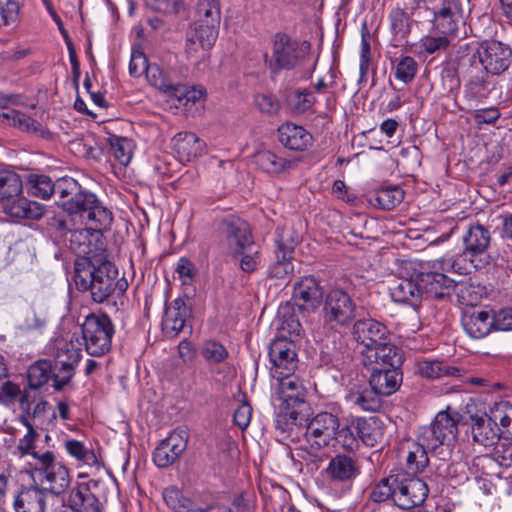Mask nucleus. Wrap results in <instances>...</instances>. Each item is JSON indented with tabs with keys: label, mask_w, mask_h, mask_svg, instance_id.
<instances>
[{
	"label": "nucleus",
	"mask_w": 512,
	"mask_h": 512,
	"mask_svg": "<svg viewBox=\"0 0 512 512\" xmlns=\"http://www.w3.org/2000/svg\"><path fill=\"white\" fill-rule=\"evenodd\" d=\"M74 281L79 290H89L92 299L102 303L112 296H121L128 288L127 280L119 275L107 254L95 260L81 259L74 263Z\"/></svg>",
	"instance_id": "nucleus-1"
},
{
	"label": "nucleus",
	"mask_w": 512,
	"mask_h": 512,
	"mask_svg": "<svg viewBox=\"0 0 512 512\" xmlns=\"http://www.w3.org/2000/svg\"><path fill=\"white\" fill-rule=\"evenodd\" d=\"M60 190L59 206L73 221L104 230L110 228L113 221L112 212L94 193L83 188L73 178H70L67 184H60Z\"/></svg>",
	"instance_id": "nucleus-2"
},
{
	"label": "nucleus",
	"mask_w": 512,
	"mask_h": 512,
	"mask_svg": "<svg viewBox=\"0 0 512 512\" xmlns=\"http://www.w3.org/2000/svg\"><path fill=\"white\" fill-rule=\"evenodd\" d=\"M292 426L305 428V438L313 454L328 446L340 426L336 414L322 411L310 418L309 410H292L281 413L276 420V428L282 432L292 430Z\"/></svg>",
	"instance_id": "nucleus-3"
},
{
	"label": "nucleus",
	"mask_w": 512,
	"mask_h": 512,
	"mask_svg": "<svg viewBox=\"0 0 512 512\" xmlns=\"http://www.w3.org/2000/svg\"><path fill=\"white\" fill-rule=\"evenodd\" d=\"M33 481L45 492L53 495L64 493L71 484L72 476L69 469L58 461L51 451H44L35 461L28 462Z\"/></svg>",
	"instance_id": "nucleus-4"
},
{
	"label": "nucleus",
	"mask_w": 512,
	"mask_h": 512,
	"mask_svg": "<svg viewBox=\"0 0 512 512\" xmlns=\"http://www.w3.org/2000/svg\"><path fill=\"white\" fill-rule=\"evenodd\" d=\"M309 50L307 42H299L285 33H276L272 42V54H264V62L272 77L282 71L295 69L305 59Z\"/></svg>",
	"instance_id": "nucleus-5"
},
{
	"label": "nucleus",
	"mask_w": 512,
	"mask_h": 512,
	"mask_svg": "<svg viewBox=\"0 0 512 512\" xmlns=\"http://www.w3.org/2000/svg\"><path fill=\"white\" fill-rule=\"evenodd\" d=\"M114 332V325L107 315H88L82 324V336L87 353L96 357L108 353Z\"/></svg>",
	"instance_id": "nucleus-6"
},
{
	"label": "nucleus",
	"mask_w": 512,
	"mask_h": 512,
	"mask_svg": "<svg viewBox=\"0 0 512 512\" xmlns=\"http://www.w3.org/2000/svg\"><path fill=\"white\" fill-rule=\"evenodd\" d=\"M220 22L195 19L186 36L185 52L193 61H199L215 44Z\"/></svg>",
	"instance_id": "nucleus-7"
},
{
	"label": "nucleus",
	"mask_w": 512,
	"mask_h": 512,
	"mask_svg": "<svg viewBox=\"0 0 512 512\" xmlns=\"http://www.w3.org/2000/svg\"><path fill=\"white\" fill-rule=\"evenodd\" d=\"M356 311V303L343 289H332L327 293L323 305L326 324L347 326L356 317Z\"/></svg>",
	"instance_id": "nucleus-8"
},
{
	"label": "nucleus",
	"mask_w": 512,
	"mask_h": 512,
	"mask_svg": "<svg viewBox=\"0 0 512 512\" xmlns=\"http://www.w3.org/2000/svg\"><path fill=\"white\" fill-rule=\"evenodd\" d=\"M458 422V413L440 411L429 426L422 428L419 440L423 441L429 449H436L455 439Z\"/></svg>",
	"instance_id": "nucleus-9"
},
{
	"label": "nucleus",
	"mask_w": 512,
	"mask_h": 512,
	"mask_svg": "<svg viewBox=\"0 0 512 512\" xmlns=\"http://www.w3.org/2000/svg\"><path fill=\"white\" fill-rule=\"evenodd\" d=\"M479 61L487 74L500 75L506 71L512 61L509 45L497 40H485L477 49Z\"/></svg>",
	"instance_id": "nucleus-10"
},
{
	"label": "nucleus",
	"mask_w": 512,
	"mask_h": 512,
	"mask_svg": "<svg viewBox=\"0 0 512 512\" xmlns=\"http://www.w3.org/2000/svg\"><path fill=\"white\" fill-rule=\"evenodd\" d=\"M220 231L230 254H244L253 245L249 224L234 215H228L221 221Z\"/></svg>",
	"instance_id": "nucleus-11"
},
{
	"label": "nucleus",
	"mask_w": 512,
	"mask_h": 512,
	"mask_svg": "<svg viewBox=\"0 0 512 512\" xmlns=\"http://www.w3.org/2000/svg\"><path fill=\"white\" fill-rule=\"evenodd\" d=\"M432 15V31L435 34L454 38L464 24V12L458 0H442L441 5L433 9Z\"/></svg>",
	"instance_id": "nucleus-12"
},
{
	"label": "nucleus",
	"mask_w": 512,
	"mask_h": 512,
	"mask_svg": "<svg viewBox=\"0 0 512 512\" xmlns=\"http://www.w3.org/2000/svg\"><path fill=\"white\" fill-rule=\"evenodd\" d=\"M270 374L272 377L295 372L298 366L296 345L286 338H278L269 346Z\"/></svg>",
	"instance_id": "nucleus-13"
},
{
	"label": "nucleus",
	"mask_w": 512,
	"mask_h": 512,
	"mask_svg": "<svg viewBox=\"0 0 512 512\" xmlns=\"http://www.w3.org/2000/svg\"><path fill=\"white\" fill-rule=\"evenodd\" d=\"M100 228L88 226L86 228L70 230L68 241L70 250L76 255V262L81 259H87L92 262L96 258L106 254V250L103 248L102 242L100 245L94 242V239L98 237L96 234Z\"/></svg>",
	"instance_id": "nucleus-14"
},
{
	"label": "nucleus",
	"mask_w": 512,
	"mask_h": 512,
	"mask_svg": "<svg viewBox=\"0 0 512 512\" xmlns=\"http://www.w3.org/2000/svg\"><path fill=\"white\" fill-rule=\"evenodd\" d=\"M272 378L276 382L274 385L278 399L287 405L286 412L301 409L310 410L305 403V387L294 372Z\"/></svg>",
	"instance_id": "nucleus-15"
},
{
	"label": "nucleus",
	"mask_w": 512,
	"mask_h": 512,
	"mask_svg": "<svg viewBox=\"0 0 512 512\" xmlns=\"http://www.w3.org/2000/svg\"><path fill=\"white\" fill-rule=\"evenodd\" d=\"M474 402L468 403L466 406L467 413L471 420V435L474 442L483 446H491L501 436L498 424H494L491 420V409L489 414L485 411H477Z\"/></svg>",
	"instance_id": "nucleus-16"
},
{
	"label": "nucleus",
	"mask_w": 512,
	"mask_h": 512,
	"mask_svg": "<svg viewBox=\"0 0 512 512\" xmlns=\"http://www.w3.org/2000/svg\"><path fill=\"white\" fill-rule=\"evenodd\" d=\"M362 363L369 368H400L403 363V351L385 340L377 346L361 350Z\"/></svg>",
	"instance_id": "nucleus-17"
},
{
	"label": "nucleus",
	"mask_w": 512,
	"mask_h": 512,
	"mask_svg": "<svg viewBox=\"0 0 512 512\" xmlns=\"http://www.w3.org/2000/svg\"><path fill=\"white\" fill-rule=\"evenodd\" d=\"M293 299L297 308L304 312L316 311L323 299V289L313 276H305L295 282Z\"/></svg>",
	"instance_id": "nucleus-18"
},
{
	"label": "nucleus",
	"mask_w": 512,
	"mask_h": 512,
	"mask_svg": "<svg viewBox=\"0 0 512 512\" xmlns=\"http://www.w3.org/2000/svg\"><path fill=\"white\" fill-rule=\"evenodd\" d=\"M428 486L422 479L413 477L400 481L395 490L394 503L405 510L421 505L428 496Z\"/></svg>",
	"instance_id": "nucleus-19"
},
{
	"label": "nucleus",
	"mask_w": 512,
	"mask_h": 512,
	"mask_svg": "<svg viewBox=\"0 0 512 512\" xmlns=\"http://www.w3.org/2000/svg\"><path fill=\"white\" fill-rule=\"evenodd\" d=\"M353 339L363 346L362 349H369L384 342L389 337L388 328L381 322L372 319H360L352 326Z\"/></svg>",
	"instance_id": "nucleus-20"
},
{
	"label": "nucleus",
	"mask_w": 512,
	"mask_h": 512,
	"mask_svg": "<svg viewBox=\"0 0 512 512\" xmlns=\"http://www.w3.org/2000/svg\"><path fill=\"white\" fill-rule=\"evenodd\" d=\"M191 308L182 298L173 300L166 306L162 318V332L167 338H175L185 328L186 321L191 317Z\"/></svg>",
	"instance_id": "nucleus-21"
},
{
	"label": "nucleus",
	"mask_w": 512,
	"mask_h": 512,
	"mask_svg": "<svg viewBox=\"0 0 512 512\" xmlns=\"http://www.w3.org/2000/svg\"><path fill=\"white\" fill-rule=\"evenodd\" d=\"M422 298L444 299L454 291L455 281L439 272L419 273Z\"/></svg>",
	"instance_id": "nucleus-22"
},
{
	"label": "nucleus",
	"mask_w": 512,
	"mask_h": 512,
	"mask_svg": "<svg viewBox=\"0 0 512 512\" xmlns=\"http://www.w3.org/2000/svg\"><path fill=\"white\" fill-rule=\"evenodd\" d=\"M13 506L16 512H45L46 492L36 483L24 487L15 495Z\"/></svg>",
	"instance_id": "nucleus-23"
},
{
	"label": "nucleus",
	"mask_w": 512,
	"mask_h": 512,
	"mask_svg": "<svg viewBox=\"0 0 512 512\" xmlns=\"http://www.w3.org/2000/svg\"><path fill=\"white\" fill-rule=\"evenodd\" d=\"M369 378L370 386L382 396H390L395 393L402 383V372L400 368H378L371 369Z\"/></svg>",
	"instance_id": "nucleus-24"
},
{
	"label": "nucleus",
	"mask_w": 512,
	"mask_h": 512,
	"mask_svg": "<svg viewBox=\"0 0 512 512\" xmlns=\"http://www.w3.org/2000/svg\"><path fill=\"white\" fill-rule=\"evenodd\" d=\"M394 302L416 305L422 299L419 275L415 278H398L389 286Z\"/></svg>",
	"instance_id": "nucleus-25"
},
{
	"label": "nucleus",
	"mask_w": 512,
	"mask_h": 512,
	"mask_svg": "<svg viewBox=\"0 0 512 512\" xmlns=\"http://www.w3.org/2000/svg\"><path fill=\"white\" fill-rule=\"evenodd\" d=\"M172 146L181 162H190L200 157L205 150V142L191 132L175 135Z\"/></svg>",
	"instance_id": "nucleus-26"
},
{
	"label": "nucleus",
	"mask_w": 512,
	"mask_h": 512,
	"mask_svg": "<svg viewBox=\"0 0 512 512\" xmlns=\"http://www.w3.org/2000/svg\"><path fill=\"white\" fill-rule=\"evenodd\" d=\"M493 323L492 314L486 310L466 311L462 316V326L465 332L474 339L487 336L494 330Z\"/></svg>",
	"instance_id": "nucleus-27"
},
{
	"label": "nucleus",
	"mask_w": 512,
	"mask_h": 512,
	"mask_svg": "<svg viewBox=\"0 0 512 512\" xmlns=\"http://www.w3.org/2000/svg\"><path fill=\"white\" fill-rule=\"evenodd\" d=\"M67 503L77 512H100L101 503L92 492L90 483H79L69 493Z\"/></svg>",
	"instance_id": "nucleus-28"
},
{
	"label": "nucleus",
	"mask_w": 512,
	"mask_h": 512,
	"mask_svg": "<svg viewBox=\"0 0 512 512\" xmlns=\"http://www.w3.org/2000/svg\"><path fill=\"white\" fill-rule=\"evenodd\" d=\"M280 143L290 150H305L312 143V135L303 127L285 123L278 128Z\"/></svg>",
	"instance_id": "nucleus-29"
},
{
	"label": "nucleus",
	"mask_w": 512,
	"mask_h": 512,
	"mask_svg": "<svg viewBox=\"0 0 512 512\" xmlns=\"http://www.w3.org/2000/svg\"><path fill=\"white\" fill-rule=\"evenodd\" d=\"M146 79L150 85L158 90L168 94L169 96L176 97L179 100L186 96V88L180 83L174 82L171 77L158 65H150Z\"/></svg>",
	"instance_id": "nucleus-30"
},
{
	"label": "nucleus",
	"mask_w": 512,
	"mask_h": 512,
	"mask_svg": "<svg viewBox=\"0 0 512 512\" xmlns=\"http://www.w3.org/2000/svg\"><path fill=\"white\" fill-rule=\"evenodd\" d=\"M491 241L489 230L483 225L477 224L470 226L462 237V242L467 253L471 256H482L487 251Z\"/></svg>",
	"instance_id": "nucleus-31"
},
{
	"label": "nucleus",
	"mask_w": 512,
	"mask_h": 512,
	"mask_svg": "<svg viewBox=\"0 0 512 512\" xmlns=\"http://www.w3.org/2000/svg\"><path fill=\"white\" fill-rule=\"evenodd\" d=\"M325 472L332 481L348 482L358 474V467L352 457L339 454L330 460Z\"/></svg>",
	"instance_id": "nucleus-32"
},
{
	"label": "nucleus",
	"mask_w": 512,
	"mask_h": 512,
	"mask_svg": "<svg viewBox=\"0 0 512 512\" xmlns=\"http://www.w3.org/2000/svg\"><path fill=\"white\" fill-rule=\"evenodd\" d=\"M163 499L174 512H207L211 509L209 505L200 506L196 504L175 486L164 489Z\"/></svg>",
	"instance_id": "nucleus-33"
},
{
	"label": "nucleus",
	"mask_w": 512,
	"mask_h": 512,
	"mask_svg": "<svg viewBox=\"0 0 512 512\" xmlns=\"http://www.w3.org/2000/svg\"><path fill=\"white\" fill-rule=\"evenodd\" d=\"M9 101L10 99L8 98L0 99V108L4 109V111L0 113L2 121L23 131L38 132L40 130L39 123L19 110L8 108L6 104Z\"/></svg>",
	"instance_id": "nucleus-34"
},
{
	"label": "nucleus",
	"mask_w": 512,
	"mask_h": 512,
	"mask_svg": "<svg viewBox=\"0 0 512 512\" xmlns=\"http://www.w3.org/2000/svg\"><path fill=\"white\" fill-rule=\"evenodd\" d=\"M417 373L422 377L436 379L441 377H459L461 369L439 360H425L417 364Z\"/></svg>",
	"instance_id": "nucleus-35"
},
{
	"label": "nucleus",
	"mask_w": 512,
	"mask_h": 512,
	"mask_svg": "<svg viewBox=\"0 0 512 512\" xmlns=\"http://www.w3.org/2000/svg\"><path fill=\"white\" fill-rule=\"evenodd\" d=\"M301 236L293 227H282L277 229L275 254L279 257H293L296 246L300 243Z\"/></svg>",
	"instance_id": "nucleus-36"
},
{
	"label": "nucleus",
	"mask_w": 512,
	"mask_h": 512,
	"mask_svg": "<svg viewBox=\"0 0 512 512\" xmlns=\"http://www.w3.org/2000/svg\"><path fill=\"white\" fill-rule=\"evenodd\" d=\"M355 430L362 442L370 447L376 446L383 439V429L376 418L358 419Z\"/></svg>",
	"instance_id": "nucleus-37"
},
{
	"label": "nucleus",
	"mask_w": 512,
	"mask_h": 512,
	"mask_svg": "<svg viewBox=\"0 0 512 512\" xmlns=\"http://www.w3.org/2000/svg\"><path fill=\"white\" fill-rule=\"evenodd\" d=\"M71 177H62L57 179L55 182L46 175L35 176L34 179L30 180L31 193L39 198L48 199L51 195H58L61 199L60 184L65 182L67 184Z\"/></svg>",
	"instance_id": "nucleus-38"
},
{
	"label": "nucleus",
	"mask_w": 512,
	"mask_h": 512,
	"mask_svg": "<svg viewBox=\"0 0 512 512\" xmlns=\"http://www.w3.org/2000/svg\"><path fill=\"white\" fill-rule=\"evenodd\" d=\"M491 420L498 424L500 434L512 439V403L508 401L497 402L491 407Z\"/></svg>",
	"instance_id": "nucleus-39"
},
{
	"label": "nucleus",
	"mask_w": 512,
	"mask_h": 512,
	"mask_svg": "<svg viewBox=\"0 0 512 512\" xmlns=\"http://www.w3.org/2000/svg\"><path fill=\"white\" fill-rule=\"evenodd\" d=\"M254 162L261 170L269 174L281 173L290 165V161L269 150L256 153Z\"/></svg>",
	"instance_id": "nucleus-40"
},
{
	"label": "nucleus",
	"mask_w": 512,
	"mask_h": 512,
	"mask_svg": "<svg viewBox=\"0 0 512 512\" xmlns=\"http://www.w3.org/2000/svg\"><path fill=\"white\" fill-rule=\"evenodd\" d=\"M423 441L412 443L406 456V466L409 472H422L429 463L428 451H431Z\"/></svg>",
	"instance_id": "nucleus-41"
},
{
	"label": "nucleus",
	"mask_w": 512,
	"mask_h": 512,
	"mask_svg": "<svg viewBox=\"0 0 512 512\" xmlns=\"http://www.w3.org/2000/svg\"><path fill=\"white\" fill-rule=\"evenodd\" d=\"M381 396L370 386V388L350 393L348 399L364 411L376 412L382 405Z\"/></svg>",
	"instance_id": "nucleus-42"
},
{
	"label": "nucleus",
	"mask_w": 512,
	"mask_h": 512,
	"mask_svg": "<svg viewBox=\"0 0 512 512\" xmlns=\"http://www.w3.org/2000/svg\"><path fill=\"white\" fill-rule=\"evenodd\" d=\"M28 384L32 389H39L52 377V364L48 360H38L28 368Z\"/></svg>",
	"instance_id": "nucleus-43"
},
{
	"label": "nucleus",
	"mask_w": 512,
	"mask_h": 512,
	"mask_svg": "<svg viewBox=\"0 0 512 512\" xmlns=\"http://www.w3.org/2000/svg\"><path fill=\"white\" fill-rule=\"evenodd\" d=\"M67 453L78 462L88 466H98L99 461L95 452L86 447L81 441L69 439L64 443Z\"/></svg>",
	"instance_id": "nucleus-44"
},
{
	"label": "nucleus",
	"mask_w": 512,
	"mask_h": 512,
	"mask_svg": "<svg viewBox=\"0 0 512 512\" xmlns=\"http://www.w3.org/2000/svg\"><path fill=\"white\" fill-rule=\"evenodd\" d=\"M485 263L482 258L471 256L465 248L461 253L449 260L452 269L461 275L470 274L472 271L482 268Z\"/></svg>",
	"instance_id": "nucleus-45"
},
{
	"label": "nucleus",
	"mask_w": 512,
	"mask_h": 512,
	"mask_svg": "<svg viewBox=\"0 0 512 512\" xmlns=\"http://www.w3.org/2000/svg\"><path fill=\"white\" fill-rule=\"evenodd\" d=\"M47 323V314L43 309L31 307L24 311L18 328L21 331H41Z\"/></svg>",
	"instance_id": "nucleus-46"
},
{
	"label": "nucleus",
	"mask_w": 512,
	"mask_h": 512,
	"mask_svg": "<svg viewBox=\"0 0 512 512\" xmlns=\"http://www.w3.org/2000/svg\"><path fill=\"white\" fill-rule=\"evenodd\" d=\"M195 19L220 22L221 10L219 0H192Z\"/></svg>",
	"instance_id": "nucleus-47"
},
{
	"label": "nucleus",
	"mask_w": 512,
	"mask_h": 512,
	"mask_svg": "<svg viewBox=\"0 0 512 512\" xmlns=\"http://www.w3.org/2000/svg\"><path fill=\"white\" fill-rule=\"evenodd\" d=\"M22 192L20 176L12 171L0 172V199L18 197Z\"/></svg>",
	"instance_id": "nucleus-48"
},
{
	"label": "nucleus",
	"mask_w": 512,
	"mask_h": 512,
	"mask_svg": "<svg viewBox=\"0 0 512 512\" xmlns=\"http://www.w3.org/2000/svg\"><path fill=\"white\" fill-rule=\"evenodd\" d=\"M404 199V191L398 186L379 189L375 194L377 205L384 210H392Z\"/></svg>",
	"instance_id": "nucleus-49"
},
{
	"label": "nucleus",
	"mask_w": 512,
	"mask_h": 512,
	"mask_svg": "<svg viewBox=\"0 0 512 512\" xmlns=\"http://www.w3.org/2000/svg\"><path fill=\"white\" fill-rule=\"evenodd\" d=\"M20 421L27 427V433L20 439L17 449L21 453V456H31V461H35V458H37V456H41L43 453L36 451L35 449L34 442L37 433L35 432L33 425L28 421L27 415H21Z\"/></svg>",
	"instance_id": "nucleus-50"
},
{
	"label": "nucleus",
	"mask_w": 512,
	"mask_h": 512,
	"mask_svg": "<svg viewBox=\"0 0 512 512\" xmlns=\"http://www.w3.org/2000/svg\"><path fill=\"white\" fill-rule=\"evenodd\" d=\"M82 357L81 349L72 341L65 342L56 356V364L62 367L75 369Z\"/></svg>",
	"instance_id": "nucleus-51"
},
{
	"label": "nucleus",
	"mask_w": 512,
	"mask_h": 512,
	"mask_svg": "<svg viewBox=\"0 0 512 512\" xmlns=\"http://www.w3.org/2000/svg\"><path fill=\"white\" fill-rule=\"evenodd\" d=\"M390 29L395 37L405 38L411 31L409 16L401 8L393 9L389 14Z\"/></svg>",
	"instance_id": "nucleus-52"
},
{
	"label": "nucleus",
	"mask_w": 512,
	"mask_h": 512,
	"mask_svg": "<svg viewBox=\"0 0 512 512\" xmlns=\"http://www.w3.org/2000/svg\"><path fill=\"white\" fill-rule=\"evenodd\" d=\"M161 442L173 452V456L178 460L187 447L188 432L185 429L178 428Z\"/></svg>",
	"instance_id": "nucleus-53"
},
{
	"label": "nucleus",
	"mask_w": 512,
	"mask_h": 512,
	"mask_svg": "<svg viewBox=\"0 0 512 512\" xmlns=\"http://www.w3.org/2000/svg\"><path fill=\"white\" fill-rule=\"evenodd\" d=\"M451 37L444 34L426 35L421 38L419 48L421 52L433 54L446 50L450 45Z\"/></svg>",
	"instance_id": "nucleus-54"
},
{
	"label": "nucleus",
	"mask_w": 512,
	"mask_h": 512,
	"mask_svg": "<svg viewBox=\"0 0 512 512\" xmlns=\"http://www.w3.org/2000/svg\"><path fill=\"white\" fill-rule=\"evenodd\" d=\"M201 354L211 364L221 363L229 355L227 349L221 343L214 340H208L203 344Z\"/></svg>",
	"instance_id": "nucleus-55"
},
{
	"label": "nucleus",
	"mask_w": 512,
	"mask_h": 512,
	"mask_svg": "<svg viewBox=\"0 0 512 512\" xmlns=\"http://www.w3.org/2000/svg\"><path fill=\"white\" fill-rule=\"evenodd\" d=\"M18 0H0V27L14 25L19 18Z\"/></svg>",
	"instance_id": "nucleus-56"
},
{
	"label": "nucleus",
	"mask_w": 512,
	"mask_h": 512,
	"mask_svg": "<svg viewBox=\"0 0 512 512\" xmlns=\"http://www.w3.org/2000/svg\"><path fill=\"white\" fill-rule=\"evenodd\" d=\"M417 69V62L410 56H404L396 65L395 77L404 83H409L414 79Z\"/></svg>",
	"instance_id": "nucleus-57"
},
{
	"label": "nucleus",
	"mask_w": 512,
	"mask_h": 512,
	"mask_svg": "<svg viewBox=\"0 0 512 512\" xmlns=\"http://www.w3.org/2000/svg\"><path fill=\"white\" fill-rule=\"evenodd\" d=\"M112 153L117 161L127 165L131 159L130 143L127 138L112 136L109 138Z\"/></svg>",
	"instance_id": "nucleus-58"
},
{
	"label": "nucleus",
	"mask_w": 512,
	"mask_h": 512,
	"mask_svg": "<svg viewBox=\"0 0 512 512\" xmlns=\"http://www.w3.org/2000/svg\"><path fill=\"white\" fill-rule=\"evenodd\" d=\"M293 257L276 256V261L270 266L269 275L276 279H286L294 273Z\"/></svg>",
	"instance_id": "nucleus-59"
},
{
	"label": "nucleus",
	"mask_w": 512,
	"mask_h": 512,
	"mask_svg": "<svg viewBox=\"0 0 512 512\" xmlns=\"http://www.w3.org/2000/svg\"><path fill=\"white\" fill-rule=\"evenodd\" d=\"M454 291L462 305L474 306L479 300L478 293L471 284L455 282Z\"/></svg>",
	"instance_id": "nucleus-60"
},
{
	"label": "nucleus",
	"mask_w": 512,
	"mask_h": 512,
	"mask_svg": "<svg viewBox=\"0 0 512 512\" xmlns=\"http://www.w3.org/2000/svg\"><path fill=\"white\" fill-rule=\"evenodd\" d=\"M145 4L151 10L163 14H177L182 7L179 0H145Z\"/></svg>",
	"instance_id": "nucleus-61"
},
{
	"label": "nucleus",
	"mask_w": 512,
	"mask_h": 512,
	"mask_svg": "<svg viewBox=\"0 0 512 512\" xmlns=\"http://www.w3.org/2000/svg\"><path fill=\"white\" fill-rule=\"evenodd\" d=\"M255 104L262 113L274 115L280 110V102L271 94H258Z\"/></svg>",
	"instance_id": "nucleus-62"
},
{
	"label": "nucleus",
	"mask_w": 512,
	"mask_h": 512,
	"mask_svg": "<svg viewBox=\"0 0 512 512\" xmlns=\"http://www.w3.org/2000/svg\"><path fill=\"white\" fill-rule=\"evenodd\" d=\"M150 65L145 54L141 51H133L129 63V73L133 77H139L146 74Z\"/></svg>",
	"instance_id": "nucleus-63"
},
{
	"label": "nucleus",
	"mask_w": 512,
	"mask_h": 512,
	"mask_svg": "<svg viewBox=\"0 0 512 512\" xmlns=\"http://www.w3.org/2000/svg\"><path fill=\"white\" fill-rule=\"evenodd\" d=\"M395 490L388 478L382 479L372 490L371 499L374 502H383L392 497L394 500Z\"/></svg>",
	"instance_id": "nucleus-64"
}]
</instances>
